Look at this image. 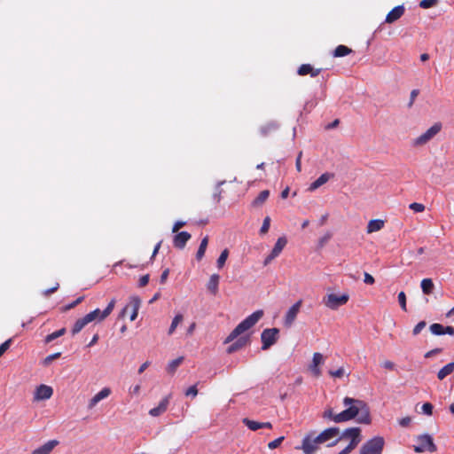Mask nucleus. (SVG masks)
I'll return each instance as SVG.
<instances>
[{
	"mask_svg": "<svg viewBox=\"0 0 454 454\" xmlns=\"http://www.w3.org/2000/svg\"><path fill=\"white\" fill-rule=\"evenodd\" d=\"M345 409L334 414L332 409L324 411V417L334 423H343L354 419L356 423L369 425L372 423L370 408L368 404L359 399L346 396L343 399Z\"/></svg>",
	"mask_w": 454,
	"mask_h": 454,
	"instance_id": "f257e3e1",
	"label": "nucleus"
},
{
	"mask_svg": "<svg viewBox=\"0 0 454 454\" xmlns=\"http://www.w3.org/2000/svg\"><path fill=\"white\" fill-rule=\"evenodd\" d=\"M345 439H350V442L338 454H348L357 447L362 441L360 427H348L331 445H335Z\"/></svg>",
	"mask_w": 454,
	"mask_h": 454,
	"instance_id": "f03ea898",
	"label": "nucleus"
},
{
	"mask_svg": "<svg viewBox=\"0 0 454 454\" xmlns=\"http://www.w3.org/2000/svg\"><path fill=\"white\" fill-rule=\"evenodd\" d=\"M263 316L262 310H256L252 313L250 316L246 317L243 321H241L228 335L225 340V343L231 342L234 340L239 335L245 333L253 327Z\"/></svg>",
	"mask_w": 454,
	"mask_h": 454,
	"instance_id": "7ed1b4c3",
	"label": "nucleus"
},
{
	"mask_svg": "<svg viewBox=\"0 0 454 454\" xmlns=\"http://www.w3.org/2000/svg\"><path fill=\"white\" fill-rule=\"evenodd\" d=\"M385 441L381 436H375L367 441L360 449L359 454H381Z\"/></svg>",
	"mask_w": 454,
	"mask_h": 454,
	"instance_id": "20e7f679",
	"label": "nucleus"
},
{
	"mask_svg": "<svg viewBox=\"0 0 454 454\" xmlns=\"http://www.w3.org/2000/svg\"><path fill=\"white\" fill-rule=\"evenodd\" d=\"M348 300L349 295L348 294H342L341 295L330 294L324 297L323 302L327 308L334 310L339 307L345 305Z\"/></svg>",
	"mask_w": 454,
	"mask_h": 454,
	"instance_id": "39448f33",
	"label": "nucleus"
},
{
	"mask_svg": "<svg viewBox=\"0 0 454 454\" xmlns=\"http://www.w3.org/2000/svg\"><path fill=\"white\" fill-rule=\"evenodd\" d=\"M418 444L414 446V451L422 453L425 451L434 452L437 448L434 443L432 436L429 434H421L417 438Z\"/></svg>",
	"mask_w": 454,
	"mask_h": 454,
	"instance_id": "423d86ee",
	"label": "nucleus"
},
{
	"mask_svg": "<svg viewBox=\"0 0 454 454\" xmlns=\"http://www.w3.org/2000/svg\"><path fill=\"white\" fill-rule=\"evenodd\" d=\"M279 330L278 328H267L261 333L262 349L267 350L274 345L278 339Z\"/></svg>",
	"mask_w": 454,
	"mask_h": 454,
	"instance_id": "0eeeda50",
	"label": "nucleus"
},
{
	"mask_svg": "<svg viewBox=\"0 0 454 454\" xmlns=\"http://www.w3.org/2000/svg\"><path fill=\"white\" fill-rule=\"evenodd\" d=\"M114 306L115 300L112 299L104 310L101 311L99 309H96L93 311L86 314L85 316L87 317V319H89L90 323L93 321L101 322L112 313V311L114 309Z\"/></svg>",
	"mask_w": 454,
	"mask_h": 454,
	"instance_id": "6e6552de",
	"label": "nucleus"
},
{
	"mask_svg": "<svg viewBox=\"0 0 454 454\" xmlns=\"http://www.w3.org/2000/svg\"><path fill=\"white\" fill-rule=\"evenodd\" d=\"M442 129V123L436 122L430 127L426 132L418 137L414 142L415 145H422L431 140Z\"/></svg>",
	"mask_w": 454,
	"mask_h": 454,
	"instance_id": "1a4fd4ad",
	"label": "nucleus"
},
{
	"mask_svg": "<svg viewBox=\"0 0 454 454\" xmlns=\"http://www.w3.org/2000/svg\"><path fill=\"white\" fill-rule=\"evenodd\" d=\"M287 244V239L286 237H280L278 239L277 242L274 245L273 249L271 250L270 254L265 258L264 260V265H267L270 263L272 260H274L276 257H278L284 247Z\"/></svg>",
	"mask_w": 454,
	"mask_h": 454,
	"instance_id": "9d476101",
	"label": "nucleus"
},
{
	"mask_svg": "<svg viewBox=\"0 0 454 454\" xmlns=\"http://www.w3.org/2000/svg\"><path fill=\"white\" fill-rule=\"evenodd\" d=\"M301 305L302 300H299L287 310L284 318V324L286 326L290 327L294 324L298 313L300 312Z\"/></svg>",
	"mask_w": 454,
	"mask_h": 454,
	"instance_id": "9b49d317",
	"label": "nucleus"
},
{
	"mask_svg": "<svg viewBox=\"0 0 454 454\" xmlns=\"http://www.w3.org/2000/svg\"><path fill=\"white\" fill-rule=\"evenodd\" d=\"M53 395V389L51 387L42 384L38 386L34 394V400L35 401H42V400H48L50 399Z\"/></svg>",
	"mask_w": 454,
	"mask_h": 454,
	"instance_id": "f8f14e48",
	"label": "nucleus"
},
{
	"mask_svg": "<svg viewBox=\"0 0 454 454\" xmlns=\"http://www.w3.org/2000/svg\"><path fill=\"white\" fill-rule=\"evenodd\" d=\"M339 434V427H328L324 430L317 436L314 437L313 442L315 443H324Z\"/></svg>",
	"mask_w": 454,
	"mask_h": 454,
	"instance_id": "ddd939ff",
	"label": "nucleus"
},
{
	"mask_svg": "<svg viewBox=\"0 0 454 454\" xmlns=\"http://www.w3.org/2000/svg\"><path fill=\"white\" fill-rule=\"evenodd\" d=\"M139 305H140L139 299L137 297L132 298L130 303L123 308V309L121 313V316L124 317L128 313V311L130 309L131 313H130L129 319H130V321H134L137 317Z\"/></svg>",
	"mask_w": 454,
	"mask_h": 454,
	"instance_id": "4468645a",
	"label": "nucleus"
},
{
	"mask_svg": "<svg viewBox=\"0 0 454 454\" xmlns=\"http://www.w3.org/2000/svg\"><path fill=\"white\" fill-rule=\"evenodd\" d=\"M314 437L309 434L302 440V445L301 447H295L296 450H302L304 454H313L317 449V444L313 442Z\"/></svg>",
	"mask_w": 454,
	"mask_h": 454,
	"instance_id": "2eb2a0df",
	"label": "nucleus"
},
{
	"mask_svg": "<svg viewBox=\"0 0 454 454\" xmlns=\"http://www.w3.org/2000/svg\"><path fill=\"white\" fill-rule=\"evenodd\" d=\"M112 394V390L110 387H103L98 393H97L88 403V408H94L100 401L107 398Z\"/></svg>",
	"mask_w": 454,
	"mask_h": 454,
	"instance_id": "dca6fc26",
	"label": "nucleus"
},
{
	"mask_svg": "<svg viewBox=\"0 0 454 454\" xmlns=\"http://www.w3.org/2000/svg\"><path fill=\"white\" fill-rule=\"evenodd\" d=\"M405 12V8L403 5H397L393 8L386 16L385 22L388 24H392L398 20Z\"/></svg>",
	"mask_w": 454,
	"mask_h": 454,
	"instance_id": "f3484780",
	"label": "nucleus"
},
{
	"mask_svg": "<svg viewBox=\"0 0 454 454\" xmlns=\"http://www.w3.org/2000/svg\"><path fill=\"white\" fill-rule=\"evenodd\" d=\"M324 363V357L321 353L316 352L313 354L312 364L309 365V369L313 375L318 378L321 375V370L318 367Z\"/></svg>",
	"mask_w": 454,
	"mask_h": 454,
	"instance_id": "a211bd4d",
	"label": "nucleus"
},
{
	"mask_svg": "<svg viewBox=\"0 0 454 454\" xmlns=\"http://www.w3.org/2000/svg\"><path fill=\"white\" fill-rule=\"evenodd\" d=\"M191 234L187 231L178 232L174 236L173 245L176 248L183 249L184 248L186 243L191 239Z\"/></svg>",
	"mask_w": 454,
	"mask_h": 454,
	"instance_id": "6ab92c4d",
	"label": "nucleus"
},
{
	"mask_svg": "<svg viewBox=\"0 0 454 454\" xmlns=\"http://www.w3.org/2000/svg\"><path fill=\"white\" fill-rule=\"evenodd\" d=\"M59 444L58 440H50L32 451V454H50Z\"/></svg>",
	"mask_w": 454,
	"mask_h": 454,
	"instance_id": "aec40b11",
	"label": "nucleus"
},
{
	"mask_svg": "<svg viewBox=\"0 0 454 454\" xmlns=\"http://www.w3.org/2000/svg\"><path fill=\"white\" fill-rule=\"evenodd\" d=\"M321 71V68H314L310 64H302L299 67L297 73L301 76L309 74L311 77H316Z\"/></svg>",
	"mask_w": 454,
	"mask_h": 454,
	"instance_id": "412c9836",
	"label": "nucleus"
},
{
	"mask_svg": "<svg viewBox=\"0 0 454 454\" xmlns=\"http://www.w3.org/2000/svg\"><path fill=\"white\" fill-rule=\"evenodd\" d=\"M168 403L169 397L166 396L160 402L157 407H154L149 411V414L153 417H158L167 411Z\"/></svg>",
	"mask_w": 454,
	"mask_h": 454,
	"instance_id": "4be33fe9",
	"label": "nucleus"
},
{
	"mask_svg": "<svg viewBox=\"0 0 454 454\" xmlns=\"http://www.w3.org/2000/svg\"><path fill=\"white\" fill-rule=\"evenodd\" d=\"M248 342V337H240L235 342H233L231 345L228 347L227 352L229 354L234 353L242 348L243 347H245Z\"/></svg>",
	"mask_w": 454,
	"mask_h": 454,
	"instance_id": "5701e85b",
	"label": "nucleus"
},
{
	"mask_svg": "<svg viewBox=\"0 0 454 454\" xmlns=\"http://www.w3.org/2000/svg\"><path fill=\"white\" fill-rule=\"evenodd\" d=\"M220 276L218 274H212L207 284V288L213 295L218 293Z\"/></svg>",
	"mask_w": 454,
	"mask_h": 454,
	"instance_id": "b1692460",
	"label": "nucleus"
},
{
	"mask_svg": "<svg viewBox=\"0 0 454 454\" xmlns=\"http://www.w3.org/2000/svg\"><path fill=\"white\" fill-rule=\"evenodd\" d=\"M384 227V221L380 219L370 220L367 224V233L380 231Z\"/></svg>",
	"mask_w": 454,
	"mask_h": 454,
	"instance_id": "393cba45",
	"label": "nucleus"
},
{
	"mask_svg": "<svg viewBox=\"0 0 454 454\" xmlns=\"http://www.w3.org/2000/svg\"><path fill=\"white\" fill-rule=\"evenodd\" d=\"M331 175L329 173L322 174L317 180H315L309 186V191H315L319 188L321 185L325 184L330 179Z\"/></svg>",
	"mask_w": 454,
	"mask_h": 454,
	"instance_id": "a878e982",
	"label": "nucleus"
},
{
	"mask_svg": "<svg viewBox=\"0 0 454 454\" xmlns=\"http://www.w3.org/2000/svg\"><path fill=\"white\" fill-rule=\"evenodd\" d=\"M90 322L89 321V319H87L86 316L76 320L71 331L72 334L75 335L78 333H80L83 329V327H85V325H87Z\"/></svg>",
	"mask_w": 454,
	"mask_h": 454,
	"instance_id": "bb28decb",
	"label": "nucleus"
},
{
	"mask_svg": "<svg viewBox=\"0 0 454 454\" xmlns=\"http://www.w3.org/2000/svg\"><path fill=\"white\" fill-rule=\"evenodd\" d=\"M278 126L274 122H270L261 126L259 129V133L262 137H268L274 131H276Z\"/></svg>",
	"mask_w": 454,
	"mask_h": 454,
	"instance_id": "cd10ccee",
	"label": "nucleus"
},
{
	"mask_svg": "<svg viewBox=\"0 0 454 454\" xmlns=\"http://www.w3.org/2000/svg\"><path fill=\"white\" fill-rule=\"evenodd\" d=\"M454 371V362L450 363L443 366L437 373V378L440 380H444L448 375L452 373Z\"/></svg>",
	"mask_w": 454,
	"mask_h": 454,
	"instance_id": "c85d7f7f",
	"label": "nucleus"
},
{
	"mask_svg": "<svg viewBox=\"0 0 454 454\" xmlns=\"http://www.w3.org/2000/svg\"><path fill=\"white\" fill-rule=\"evenodd\" d=\"M269 196H270V191H268V190L262 191L258 194V196L254 200V201L252 202V205L254 207H260V206H262L267 200Z\"/></svg>",
	"mask_w": 454,
	"mask_h": 454,
	"instance_id": "c756f323",
	"label": "nucleus"
},
{
	"mask_svg": "<svg viewBox=\"0 0 454 454\" xmlns=\"http://www.w3.org/2000/svg\"><path fill=\"white\" fill-rule=\"evenodd\" d=\"M352 52V50L346 45H338L334 51L333 56L336 58L345 57Z\"/></svg>",
	"mask_w": 454,
	"mask_h": 454,
	"instance_id": "7c9ffc66",
	"label": "nucleus"
},
{
	"mask_svg": "<svg viewBox=\"0 0 454 454\" xmlns=\"http://www.w3.org/2000/svg\"><path fill=\"white\" fill-rule=\"evenodd\" d=\"M184 356H179L170 361L167 366V372L170 374H174L178 366L183 363Z\"/></svg>",
	"mask_w": 454,
	"mask_h": 454,
	"instance_id": "2f4dec72",
	"label": "nucleus"
},
{
	"mask_svg": "<svg viewBox=\"0 0 454 454\" xmlns=\"http://www.w3.org/2000/svg\"><path fill=\"white\" fill-rule=\"evenodd\" d=\"M434 283L431 278H424L421 281V289L425 294H430L434 290Z\"/></svg>",
	"mask_w": 454,
	"mask_h": 454,
	"instance_id": "473e14b6",
	"label": "nucleus"
},
{
	"mask_svg": "<svg viewBox=\"0 0 454 454\" xmlns=\"http://www.w3.org/2000/svg\"><path fill=\"white\" fill-rule=\"evenodd\" d=\"M66 328L64 327L56 332H53L52 333H50L45 337L44 342L48 344L56 340L57 338L63 336L66 333Z\"/></svg>",
	"mask_w": 454,
	"mask_h": 454,
	"instance_id": "72a5a7b5",
	"label": "nucleus"
},
{
	"mask_svg": "<svg viewBox=\"0 0 454 454\" xmlns=\"http://www.w3.org/2000/svg\"><path fill=\"white\" fill-rule=\"evenodd\" d=\"M184 317L181 314H177L172 320L170 327L168 329V334L171 335L175 332L177 325L183 321Z\"/></svg>",
	"mask_w": 454,
	"mask_h": 454,
	"instance_id": "f704fd0d",
	"label": "nucleus"
},
{
	"mask_svg": "<svg viewBox=\"0 0 454 454\" xmlns=\"http://www.w3.org/2000/svg\"><path fill=\"white\" fill-rule=\"evenodd\" d=\"M228 256H229V250L227 248H225L224 250L222 251L220 256L218 257V259L216 261V265H217L218 269H222L224 266Z\"/></svg>",
	"mask_w": 454,
	"mask_h": 454,
	"instance_id": "c9c22d12",
	"label": "nucleus"
},
{
	"mask_svg": "<svg viewBox=\"0 0 454 454\" xmlns=\"http://www.w3.org/2000/svg\"><path fill=\"white\" fill-rule=\"evenodd\" d=\"M430 331L434 335H443V325L438 323H434L430 325Z\"/></svg>",
	"mask_w": 454,
	"mask_h": 454,
	"instance_id": "e433bc0d",
	"label": "nucleus"
},
{
	"mask_svg": "<svg viewBox=\"0 0 454 454\" xmlns=\"http://www.w3.org/2000/svg\"><path fill=\"white\" fill-rule=\"evenodd\" d=\"M438 0H421L419 4V7L422 9H428L434 7L437 4Z\"/></svg>",
	"mask_w": 454,
	"mask_h": 454,
	"instance_id": "4c0bfd02",
	"label": "nucleus"
},
{
	"mask_svg": "<svg viewBox=\"0 0 454 454\" xmlns=\"http://www.w3.org/2000/svg\"><path fill=\"white\" fill-rule=\"evenodd\" d=\"M398 301H399V304L402 308V309L403 311H407V307H406V294L404 292H400L398 294Z\"/></svg>",
	"mask_w": 454,
	"mask_h": 454,
	"instance_id": "58836bf2",
	"label": "nucleus"
},
{
	"mask_svg": "<svg viewBox=\"0 0 454 454\" xmlns=\"http://www.w3.org/2000/svg\"><path fill=\"white\" fill-rule=\"evenodd\" d=\"M270 225V218L269 216H266L263 220L262 225L260 229L261 234H265L268 232Z\"/></svg>",
	"mask_w": 454,
	"mask_h": 454,
	"instance_id": "ea45409f",
	"label": "nucleus"
},
{
	"mask_svg": "<svg viewBox=\"0 0 454 454\" xmlns=\"http://www.w3.org/2000/svg\"><path fill=\"white\" fill-rule=\"evenodd\" d=\"M243 423L246 424V426H271L270 422H256L248 419H244Z\"/></svg>",
	"mask_w": 454,
	"mask_h": 454,
	"instance_id": "a19ab883",
	"label": "nucleus"
},
{
	"mask_svg": "<svg viewBox=\"0 0 454 454\" xmlns=\"http://www.w3.org/2000/svg\"><path fill=\"white\" fill-rule=\"evenodd\" d=\"M284 439H285V437H284V436H280V437H278V438H277V439H275V440H273V441L270 442L268 443V447H269V449H270V450H274V449L278 448V447L282 443V442L284 441Z\"/></svg>",
	"mask_w": 454,
	"mask_h": 454,
	"instance_id": "79ce46f5",
	"label": "nucleus"
},
{
	"mask_svg": "<svg viewBox=\"0 0 454 454\" xmlns=\"http://www.w3.org/2000/svg\"><path fill=\"white\" fill-rule=\"evenodd\" d=\"M84 297L83 296H80L78 297L74 301H73L72 303H69L67 305H66L63 309V311H67V310H70L72 309H74L75 306H77L78 304H80L82 301H83Z\"/></svg>",
	"mask_w": 454,
	"mask_h": 454,
	"instance_id": "37998d69",
	"label": "nucleus"
},
{
	"mask_svg": "<svg viewBox=\"0 0 454 454\" xmlns=\"http://www.w3.org/2000/svg\"><path fill=\"white\" fill-rule=\"evenodd\" d=\"M12 342V339L10 338L0 345V357L8 350Z\"/></svg>",
	"mask_w": 454,
	"mask_h": 454,
	"instance_id": "c03bdc74",
	"label": "nucleus"
},
{
	"mask_svg": "<svg viewBox=\"0 0 454 454\" xmlns=\"http://www.w3.org/2000/svg\"><path fill=\"white\" fill-rule=\"evenodd\" d=\"M61 356L60 352H57L51 355L47 356L43 360V364L48 365L50 364L53 360L59 358Z\"/></svg>",
	"mask_w": 454,
	"mask_h": 454,
	"instance_id": "a18cd8bd",
	"label": "nucleus"
},
{
	"mask_svg": "<svg viewBox=\"0 0 454 454\" xmlns=\"http://www.w3.org/2000/svg\"><path fill=\"white\" fill-rule=\"evenodd\" d=\"M433 405L430 403H425L422 406H421V412L426 414V415H432L433 413Z\"/></svg>",
	"mask_w": 454,
	"mask_h": 454,
	"instance_id": "49530a36",
	"label": "nucleus"
},
{
	"mask_svg": "<svg viewBox=\"0 0 454 454\" xmlns=\"http://www.w3.org/2000/svg\"><path fill=\"white\" fill-rule=\"evenodd\" d=\"M409 207L414 212L420 213L425 210V206L421 203L413 202L410 204Z\"/></svg>",
	"mask_w": 454,
	"mask_h": 454,
	"instance_id": "de8ad7c7",
	"label": "nucleus"
},
{
	"mask_svg": "<svg viewBox=\"0 0 454 454\" xmlns=\"http://www.w3.org/2000/svg\"><path fill=\"white\" fill-rule=\"evenodd\" d=\"M427 323L425 321L419 322L413 328L412 333L413 335H418L420 332L426 327Z\"/></svg>",
	"mask_w": 454,
	"mask_h": 454,
	"instance_id": "09e8293b",
	"label": "nucleus"
},
{
	"mask_svg": "<svg viewBox=\"0 0 454 454\" xmlns=\"http://www.w3.org/2000/svg\"><path fill=\"white\" fill-rule=\"evenodd\" d=\"M198 395V389H197V384L191 386L186 391L185 395L186 396H192L195 397Z\"/></svg>",
	"mask_w": 454,
	"mask_h": 454,
	"instance_id": "8fccbe9b",
	"label": "nucleus"
},
{
	"mask_svg": "<svg viewBox=\"0 0 454 454\" xmlns=\"http://www.w3.org/2000/svg\"><path fill=\"white\" fill-rule=\"evenodd\" d=\"M344 373L345 371L342 367L339 368L336 371H329V374L334 378H341L344 375Z\"/></svg>",
	"mask_w": 454,
	"mask_h": 454,
	"instance_id": "3c124183",
	"label": "nucleus"
},
{
	"mask_svg": "<svg viewBox=\"0 0 454 454\" xmlns=\"http://www.w3.org/2000/svg\"><path fill=\"white\" fill-rule=\"evenodd\" d=\"M206 250H207V247L200 245L199 249H198V251L196 253V259H197V261L202 260V258L205 255Z\"/></svg>",
	"mask_w": 454,
	"mask_h": 454,
	"instance_id": "603ef678",
	"label": "nucleus"
},
{
	"mask_svg": "<svg viewBox=\"0 0 454 454\" xmlns=\"http://www.w3.org/2000/svg\"><path fill=\"white\" fill-rule=\"evenodd\" d=\"M364 282L365 284H367V285L374 284L375 279H374V278L371 274H369L368 272H364Z\"/></svg>",
	"mask_w": 454,
	"mask_h": 454,
	"instance_id": "864d4df0",
	"label": "nucleus"
},
{
	"mask_svg": "<svg viewBox=\"0 0 454 454\" xmlns=\"http://www.w3.org/2000/svg\"><path fill=\"white\" fill-rule=\"evenodd\" d=\"M185 222L183 221H176L172 228L173 232H177L181 228H183L185 225Z\"/></svg>",
	"mask_w": 454,
	"mask_h": 454,
	"instance_id": "5fc2aeb1",
	"label": "nucleus"
},
{
	"mask_svg": "<svg viewBox=\"0 0 454 454\" xmlns=\"http://www.w3.org/2000/svg\"><path fill=\"white\" fill-rule=\"evenodd\" d=\"M149 282V275H144L139 278V286L144 287Z\"/></svg>",
	"mask_w": 454,
	"mask_h": 454,
	"instance_id": "6e6d98bb",
	"label": "nucleus"
},
{
	"mask_svg": "<svg viewBox=\"0 0 454 454\" xmlns=\"http://www.w3.org/2000/svg\"><path fill=\"white\" fill-rule=\"evenodd\" d=\"M419 93V90L417 89L411 90L409 106H411L413 105V102H414L415 98L418 97Z\"/></svg>",
	"mask_w": 454,
	"mask_h": 454,
	"instance_id": "4d7b16f0",
	"label": "nucleus"
},
{
	"mask_svg": "<svg viewBox=\"0 0 454 454\" xmlns=\"http://www.w3.org/2000/svg\"><path fill=\"white\" fill-rule=\"evenodd\" d=\"M441 352H442V348H434V349H432V350L427 352L425 354V357L429 358V357H432L433 356L439 354Z\"/></svg>",
	"mask_w": 454,
	"mask_h": 454,
	"instance_id": "13d9d810",
	"label": "nucleus"
},
{
	"mask_svg": "<svg viewBox=\"0 0 454 454\" xmlns=\"http://www.w3.org/2000/svg\"><path fill=\"white\" fill-rule=\"evenodd\" d=\"M168 274H169V270L168 269H166L165 270H163V272L161 273V276H160V283L161 284L166 282Z\"/></svg>",
	"mask_w": 454,
	"mask_h": 454,
	"instance_id": "bf43d9fd",
	"label": "nucleus"
},
{
	"mask_svg": "<svg viewBox=\"0 0 454 454\" xmlns=\"http://www.w3.org/2000/svg\"><path fill=\"white\" fill-rule=\"evenodd\" d=\"M382 366L387 370H394L395 368V364L393 362L391 361H385L383 364H382Z\"/></svg>",
	"mask_w": 454,
	"mask_h": 454,
	"instance_id": "052dcab7",
	"label": "nucleus"
},
{
	"mask_svg": "<svg viewBox=\"0 0 454 454\" xmlns=\"http://www.w3.org/2000/svg\"><path fill=\"white\" fill-rule=\"evenodd\" d=\"M411 422V418L407 416L400 420V426H408Z\"/></svg>",
	"mask_w": 454,
	"mask_h": 454,
	"instance_id": "680f3d73",
	"label": "nucleus"
},
{
	"mask_svg": "<svg viewBox=\"0 0 454 454\" xmlns=\"http://www.w3.org/2000/svg\"><path fill=\"white\" fill-rule=\"evenodd\" d=\"M444 334L454 335V327L453 326H443Z\"/></svg>",
	"mask_w": 454,
	"mask_h": 454,
	"instance_id": "e2e57ef3",
	"label": "nucleus"
},
{
	"mask_svg": "<svg viewBox=\"0 0 454 454\" xmlns=\"http://www.w3.org/2000/svg\"><path fill=\"white\" fill-rule=\"evenodd\" d=\"M59 288V284H56V286L52 288H50V289H47L44 291V295L45 296H49L50 294H53L54 292H56Z\"/></svg>",
	"mask_w": 454,
	"mask_h": 454,
	"instance_id": "0e129e2a",
	"label": "nucleus"
},
{
	"mask_svg": "<svg viewBox=\"0 0 454 454\" xmlns=\"http://www.w3.org/2000/svg\"><path fill=\"white\" fill-rule=\"evenodd\" d=\"M301 153H299L297 159H296V162H295V167H296V169L300 172L301 170Z\"/></svg>",
	"mask_w": 454,
	"mask_h": 454,
	"instance_id": "69168bd1",
	"label": "nucleus"
},
{
	"mask_svg": "<svg viewBox=\"0 0 454 454\" xmlns=\"http://www.w3.org/2000/svg\"><path fill=\"white\" fill-rule=\"evenodd\" d=\"M150 365V362L146 361L144 364H142L138 369V373L141 374L144 372V371Z\"/></svg>",
	"mask_w": 454,
	"mask_h": 454,
	"instance_id": "338daca9",
	"label": "nucleus"
},
{
	"mask_svg": "<svg viewBox=\"0 0 454 454\" xmlns=\"http://www.w3.org/2000/svg\"><path fill=\"white\" fill-rule=\"evenodd\" d=\"M161 246V241L158 242L157 245L154 247V249L153 251L152 259L158 254L160 248Z\"/></svg>",
	"mask_w": 454,
	"mask_h": 454,
	"instance_id": "774afa93",
	"label": "nucleus"
}]
</instances>
